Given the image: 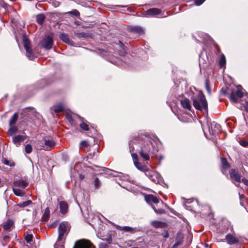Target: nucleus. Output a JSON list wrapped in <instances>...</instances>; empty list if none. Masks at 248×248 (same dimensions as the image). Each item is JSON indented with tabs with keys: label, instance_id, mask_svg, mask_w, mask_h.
<instances>
[{
	"label": "nucleus",
	"instance_id": "f257e3e1",
	"mask_svg": "<svg viewBox=\"0 0 248 248\" xmlns=\"http://www.w3.org/2000/svg\"><path fill=\"white\" fill-rule=\"evenodd\" d=\"M153 141L150 138L145 137L143 139H140L138 143L139 148H137V150L140 155L146 161L149 160L150 153H153L155 151Z\"/></svg>",
	"mask_w": 248,
	"mask_h": 248
},
{
	"label": "nucleus",
	"instance_id": "f03ea898",
	"mask_svg": "<svg viewBox=\"0 0 248 248\" xmlns=\"http://www.w3.org/2000/svg\"><path fill=\"white\" fill-rule=\"evenodd\" d=\"M193 106L198 110L204 112H207V102L202 93H199L197 97L193 100Z\"/></svg>",
	"mask_w": 248,
	"mask_h": 248
},
{
	"label": "nucleus",
	"instance_id": "7ed1b4c3",
	"mask_svg": "<svg viewBox=\"0 0 248 248\" xmlns=\"http://www.w3.org/2000/svg\"><path fill=\"white\" fill-rule=\"evenodd\" d=\"M71 226L70 224L67 222H61L58 227V240H63L67 235L70 230Z\"/></svg>",
	"mask_w": 248,
	"mask_h": 248
},
{
	"label": "nucleus",
	"instance_id": "20e7f679",
	"mask_svg": "<svg viewBox=\"0 0 248 248\" xmlns=\"http://www.w3.org/2000/svg\"><path fill=\"white\" fill-rule=\"evenodd\" d=\"M241 89V86L239 85L237 87L236 91L232 93L230 95V99L232 102L237 103L238 102V98H242L243 96L244 93Z\"/></svg>",
	"mask_w": 248,
	"mask_h": 248
},
{
	"label": "nucleus",
	"instance_id": "39448f33",
	"mask_svg": "<svg viewBox=\"0 0 248 248\" xmlns=\"http://www.w3.org/2000/svg\"><path fill=\"white\" fill-rule=\"evenodd\" d=\"M23 44L24 47L26 49L27 56L29 58V59L32 60L34 58V56L31 47V45L30 41L28 38H24L23 39Z\"/></svg>",
	"mask_w": 248,
	"mask_h": 248
},
{
	"label": "nucleus",
	"instance_id": "423d86ee",
	"mask_svg": "<svg viewBox=\"0 0 248 248\" xmlns=\"http://www.w3.org/2000/svg\"><path fill=\"white\" fill-rule=\"evenodd\" d=\"M73 248H95V247L89 241L80 240L75 243Z\"/></svg>",
	"mask_w": 248,
	"mask_h": 248
},
{
	"label": "nucleus",
	"instance_id": "0eeeda50",
	"mask_svg": "<svg viewBox=\"0 0 248 248\" xmlns=\"http://www.w3.org/2000/svg\"><path fill=\"white\" fill-rule=\"evenodd\" d=\"M229 174L231 178L232 179V183H234V181H235L239 183L242 181L241 175L235 169H231L229 171Z\"/></svg>",
	"mask_w": 248,
	"mask_h": 248
},
{
	"label": "nucleus",
	"instance_id": "6e6552de",
	"mask_svg": "<svg viewBox=\"0 0 248 248\" xmlns=\"http://www.w3.org/2000/svg\"><path fill=\"white\" fill-rule=\"evenodd\" d=\"M53 44V40L49 36L45 37L41 42L42 46L46 49H50Z\"/></svg>",
	"mask_w": 248,
	"mask_h": 248
},
{
	"label": "nucleus",
	"instance_id": "1a4fd4ad",
	"mask_svg": "<svg viewBox=\"0 0 248 248\" xmlns=\"http://www.w3.org/2000/svg\"><path fill=\"white\" fill-rule=\"evenodd\" d=\"M43 143L45 145V150L50 151L55 146V141L50 139L46 138L43 139Z\"/></svg>",
	"mask_w": 248,
	"mask_h": 248
},
{
	"label": "nucleus",
	"instance_id": "9d476101",
	"mask_svg": "<svg viewBox=\"0 0 248 248\" xmlns=\"http://www.w3.org/2000/svg\"><path fill=\"white\" fill-rule=\"evenodd\" d=\"M25 135H18L13 137L12 141L16 147L20 145L21 143L26 139Z\"/></svg>",
	"mask_w": 248,
	"mask_h": 248
},
{
	"label": "nucleus",
	"instance_id": "9b49d317",
	"mask_svg": "<svg viewBox=\"0 0 248 248\" xmlns=\"http://www.w3.org/2000/svg\"><path fill=\"white\" fill-rule=\"evenodd\" d=\"M225 238L226 242L229 245L234 244L239 242V239L232 234H227Z\"/></svg>",
	"mask_w": 248,
	"mask_h": 248
},
{
	"label": "nucleus",
	"instance_id": "f8f14e48",
	"mask_svg": "<svg viewBox=\"0 0 248 248\" xmlns=\"http://www.w3.org/2000/svg\"><path fill=\"white\" fill-rule=\"evenodd\" d=\"M60 212L62 214H66L68 211V203L65 201H61L59 202Z\"/></svg>",
	"mask_w": 248,
	"mask_h": 248
},
{
	"label": "nucleus",
	"instance_id": "ddd939ff",
	"mask_svg": "<svg viewBox=\"0 0 248 248\" xmlns=\"http://www.w3.org/2000/svg\"><path fill=\"white\" fill-rule=\"evenodd\" d=\"M145 200L147 202L151 203L153 202L157 204L159 203V200L155 196L153 195H148L145 197Z\"/></svg>",
	"mask_w": 248,
	"mask_h": 248
},
{
	"label": "nucleus",
	"instance_id": "4468645a",
	"mask_svg": "<svg viewBox=\"0 0 248 248\" xmlns=\"http://www.w3.org/2000/svg\"><path fill=\"white\" fill-rule=\"evenodd\" d=\"M14 184L15 186L19 187L24 189L28 186V183L23 179H19L15 181Z\"/></svg>",
	"mask_w": 248,
	"mask_h": 248
},
{
	"label": "nucleus",
	"instance_id": "2eb2a0df",
	"mask_svg": "<svg viewBox=\"0 0 248 248\" xmlns=\"http://www.w3.org/2000/svg\"><path fill=\"white\" fill-rule=\"evenodd\" d=\"M161 14V11L157 8H151L146 11V14L150 16H155L159 15Z\"/></svg>",
	"mask_w": 248,
	"mask_h": 248
},
{
	"label": "nucleus",
	"instance_id": "dca6fc26",
	"mask_svg": "<svg viewBox=\"0 0 248 248\" xmlns=\"http://www.w3.org/2000/svg\"><path fill=\"white\" fill-rule=\"evenodd\" d=\"M60 38L67 44L72 45L73 42L69 38L68 35L64 33H62L59 35Z\"/></svg>",
	"mask_w": 248,
	"mask_h": 248
},
{
	"label": "nucleus",
	"instance_id": "f3484780",
	"mask_svg": "<svg viewBox=\"0 0 248 248\" xmlns=\"http://www.w3.org/2000/svg\"><path fill=\"white\" fill-rule=\"evenodd\" d=\"M118 229L121 231H124L125 232H129L130 233H134L139 231V230L136 227H131L128 226H119Z\"/></svg>",
	"mask_w": 248,
	"mask_h": 248
},
{
	"label": "nucleus",
	"instance_id": "a211bd4d",
	"mask_svg": "<svg viewBox=\"0 0 248 248\" xmlns=\"http://www.w3.org/2000/svg\"><path fill=\"white\" fill-rule=\"evenodd\" d=\"M129 29L131 32L138 33L139 35L144 33V31L143 29L139 26L129 27Z\"/></svg>",
	"mask_w": 248,
	"mask_h": 248
},
{
	"label": "nucleus",
	"instance_id": "6ab92c4d",
	"mask_svg": "<svg viewBox=\"0 0 248 248\" xmlns=\"http://www.w3.org/2000/svg\"><path fill=\"white\" fill-rule=\"evenodd\" d=\"M181 103L184 108L187 109L189 110H190L192 108L190 101L186 98L182 99L181 100Z\"/></svg>",
	"mask_w": 248,
	"mask_h": 248
},
{
	"label": "nucleus",
	"instance_id": "aec40b11",
	"mask_svg": "<svg viewBox=\"0 0 248 248\" xmlns=\"http://www.w3.org/2000/svg\"><path fill=\"white\" fill-rule=\"evenodd\" d=\"M14 224V222L12 220H8L3 224V229L7 231H10Z\"/></svg>",
	"mask_w": 248,
	"mask_h": 248
},
{
	"label": "nucleus",
	"instance_id": "412c9836",
	"mask_svg": "<svg viewBox=\"0 0 248 248\" xmlns=\"http://www.w3.org/2000/svg\"><path fill=\"white\" fill-rule=\"evenodd\" d=\"M134 163L136 167L138 170L143 171H147L148 170V169L145 166L141 165L140 162H139V161L136 162Z\"/></svg>",
	"mask_w": 248,
	"mask_h": 248
},
{
	"label": "nucleus",
	"instance_id": "4be33fe9",
	"mask_svg": "<svg viewBox=\"0 0 248 248\" xmlns=\"http://www.w3.org/2000/svg\"><path fill=\"white\" fill-rule=\"evenodd\" d=\"M183 237L180 235L178 234L177 236L176 239V242L175 244L173 245L171 248H177V247L181 245L183 243Z\"/></svg>",
	"mask_w": 248,
	"mask_h": 248
},
{
	"label": "nucleus",
	"instance_id": "5701e85b",
	"mask_svg": "<svg viewBox=\"0 0 248 248\" xmlns=\"http://www.w3.org/2000/svg\"><path fill=\"white\" fill-rule=\"evenodd\" d=\"M45 16L44 14H41L36 16V21L39 24H42L45 19Z\"/></svg>",
	"mask_w": 248,
	"mask_h": 248
},
{
	"label": "nucleus",
	"instance_id": "b1692460",
	"mask_svg": "<svg viewBox=\"0 0 248 248\" xmlns=\"http://www.w3.org/2000/svg\"><path fill=\"white\" fill-rule=\"evenodd\" d=\"M18 117V116L17 113H15L12 115L9 121L10 126L14 125V124H15L17 120Z\"/></svg>",
	"mask_w": 248,
	"mask_h": 248
},
{
	"label": "nucleus",
	"instance_id": "393cba45",
	"mask_svg": "<svg viewBox=\"0 0 248 248\" xmlns=\"http://www.w3.org/2000/svg\"><path fill=\"white\" fill-rule=\"evenodd\" d=\"M18 130V128L14 125H11L10 126V128L8 131V134L9 136H12L14 135L16 132Z\"/></svg>",
	"mask_w": 248,
	"mask_h": 248
},
{
	"label": "nucleus",
	"instance_id": "a878e982",
	"mask_svg": "<svg viewBox=\"0 0 248 248\" xmlns=\"http://www.w3.org/2000/svg\"><path fill=\"white\" fill-rule=\"evenodd\" d=\"M35 146L38 150H45V145L44 143H43V140L37 141Z\"/></svg>",
	"mask_w": 248,
	"mask_h": 248
},
{
	"label": "nucleus",
	"instance_id": "bb28decb",
	"mask_svg": "<svg viewBox=\"0 0 248 248\" xmlns=\"http://www.w3.org/2000/svg\"><path fill=\"white\" fill-rule=\"evenodd\" d=\"M13 191L14 194L17 196H23L25 194L23 190L18 188H13Z\"/></svg>",
	"mask_w": 248,
	"mask_h": 248
},
{
	"label": "nucleus",
	"instance_id": "cd10ccee",
	"mask_svg": "<svg viewBox=\"0 0 248 248\" xmlns=\"http://www.w3.org/2000/svg\"><path fill=\"white\" fill-rule=\"evenodd\" d=\"M64 242L63 240H58L57 241L55 244L54 245V248H64Z\"/></svg>",
	"mask_w": 248,
	"mask_h": 248
},
{
	"label": "nucleus",
	"instance_id": "c85d7f7f",
	"mask_svg": "<svg viewBox=\"0 0 248 248\" xmlns=\"http://www.w3.org/2000/svg\"><path fill=\"white\" fill-rule=\"evenodd\" d=\"M53 109L54 111L56 113L62 112L64 109L63 107L60 105L53 107Z\"/></svg>",
	"mask_w": 248,
	"mask_h": 248
},
{
	"label": "nucleus",
	"instance_id": "c756f323",
	"mask_svg": "<svg viewBox=\"0 0 248 248\" xmlns=\"http://www.w3.org/2000/svg\"><path fill=\"white\" fill-rule=\"evenodd\" d=\"M31 201L28 200L21 203H19L17 205L20 207H25L31 204Z\"/></svg>",
	"mask_w": 248,
	"mask_h": 248
},
{
	"label": "nucleus",
	"instance_id": "7c9ffc66",
	"mask_svg": "<svg viewBox=\"0 0 248 248\" xmlns=\"http://www.w3.org/2000/svg\"><path fill=\"white\" fill-rule=\"evenodd\" d=\"M2 163L4 165H6L10 167H13L15 166V163H14L13 161H9L5 158L2 159Z\"/></svg>",
	"mask_w": 248,
	"mask_h": 248
},
{
	"label": "nucleus",
	"instance_id": "2f4dec72",
	"mask_svg": "<svg viewBox=\"0 0 248 248\" xmlns=\"http://www.w3.org/2000/svg\"><path fill=\"white\" fill-rule=\"evenodd\" d=\"M221 162L222 164V166L224 169H227L229 168V164L227 162L226 158H221Z\"/></svg>",
	"mask_w": 248,
	"mask_h": 248
},
{
	"label": "nucleus",
	"instance_id": "473e14b6",
	"mask_svg": "<svg viewBox=\"0 0 248 248\" xmlns=\"http://www.w3.org/2000/svg\"><path fill=\"white\" fill-rule=\"evenodd\" d=\"M152 208L156 213L162 214L165 213V210L162 208H158L157 209L155 206L154 205L152 206Z\"/></svg>",
	"mask_w": 248,
	"mask_h": 248
},
{
	"label": "nucleus",
	"instance_id": "72a5a7b5",
	"mask_svg": "<svg viewBox=\"0 0 248 248\" xmlns=\"http://www.w3.org/2000/svg\"><path fill=\"white\" fill-rule=\"evenodd\" d=\"M32 146L31 145L27 144L25 146V151L27 154H29L31 153V152H32Z\"/></svg>",
	"mask_w": 248,
	"mask_h": 248
},
{
	"label": "nucleus",
	"instance_id": "f704fd0d",
	"mask_svg": "<svg viewBox=\"0 0 248 248\" xmlns=\"http://www.w3.org/2000/svg\"><path fill=\"white\" fill-rule=\"evenodd\" d=\"M226 63L225 57L224 55H222L219 61V64L221 67H223Z\"/></svg>",
	"mask_w": 248,
	"mask_h": 248
},
{
	"label": "nucleus",
	"instance_id": "c9c22d12",
	"mask_svg": "<svg viewBox=\"0 0 248 248\" xmlns=\"http://www.w3.org/2000/svg\"><path fill=\"white\" fill-rule=\"evenodd\" d=\"M205 88L207 93L210 94L211 93V90L209 87V81L208 79H206L205 81Z\"/></svg>",
	"mask_w": 248,
	"mask_h": 248
},
{
	"label": "nucleus",
	"instance_id": "e433bc0d",
	"mask_svg": "<svg viewBox=\"0 0 248 248\" xmlns=\"http://www.w3.org/2000/svg\"><path fill=\"white\" fill-rule=\"evenodd\" d=\"M49 209L48 207H47L45 212H44V215L43 216V217L44 219H47L49 217Z\"/></svg>",
	"mask_w": 248,
	"mask_h": 248
},
{
	"label": "nucleus",
	"instance_id": "4c0bfd02",
	"mask_svg": "<svg viewBox=\"0 0 248 248\" xmlns=\"http://www.w3.org/2000/svg\"><path fill=\"white\" fill-rule=\"evenodd\" d=\"M32 235L31 234H28L25 236V240L28 243H30L32 240Z\"/></svg>",
	"mask_w": 248,
	"mask_h": 248
},
{
	"label": "nucleus",
	"instance_id": "58836bf2",
	"mask_svg": "<svg viewBox=\"0 0 248 248\" xmlns=\"http://www.w3.org/2000/svg\"><path fill=\"white\" fill-rule=\"evenodd\" d=\"M80 127L81 129H82L84 130L87 131L89 130L88 125L84 122H82L81 124H80Z\"/></svg>",
	"mask_w": 248,
	"mask_h": 248
},
{
	"label": "nucleus",
	"instance_id": "ea45409f",
	"mask_svg": "<svg viewBox=\"0 0 248 248\" xmlns=\"http://www.w3.org/2000/svg\"><path fill=\"white\" fill-rule=\"evenodd\" d=\"M67 13L69 14H72L76 16H79L80 14L79 12L77 10H74L72 11L68 12Z\"/></svg>",
	"mask_w": 248,
	"mask_h": 248
},
{
	"label": "nucleus",
	"instance_id": "a19ab883",
	"mask_svg": "<svg viewBox=\"0 0 248 248\" xmlns=\"http://www.w3.org/2000/svg\"><path fill=\"white\" fill-rule=\"evenodd\" d=\"M134 163L138 161V156L137 154L133 153L131 154Z\"/></svg>",
	"mask_w": 248,
	"mask_h": 248
},
{
	"label": "nucleus",
	"instance_id": "79ce46f5",
	"mask_svg": "<svg viewBox=\"0 0 248 248\" xmlns=\"http://www.w3.org/2000/svg\"><path fill=\"white\" fill-rule=\"evenodd\" d=\"M205 0H194V3L196 5L200 6Z\"/></svg>",
	"mask_w": 248,
	"mask_h": 248
},
{
	"label": "nucleus",
	"instance_id": "37998d69",
	"mask_svg": "<svg viewBox=\"0 0 248 248\" xmlns=\"http://www.w3.org/2000/svg\"><path fill=\"white\" fill-rule=\"evenodd\" d=\"M100 186V181L98 178H95L94 180V186L95 188H98Z\"/></svg>",
	"mask_w": 248,
	"mask_h": 248
},
{
	"label": "nucleus",
	"instance_id": "c03bdc74",
	"mask_svg": "<svg viewBox=\"0 0 248 248\" xmlns=\"http://www.w3.org/2000/svg\"><path fill=\"white\" fill-rule=\"evenodd\" d=\"M161 224V222L160 221H155L153 222V226L156 228L160 227Z\"/></svg>",
	"mask_w": 248,
	"mask_h": 248
},
{
	"label": "nucleus",
	"instance_id": "a18cd8bd",
	"mask_svg": "<svg viewBox=\"0 0 248 248\" xmlns=\"http://www.w3.org/2000/svg\"><path fill=\"white\" fill-rule=\"evenodd\" d=\"M78 37L85 38L88 36V35L86 33L82 32L78 33Z\"/></svg>",
	"mask_w": 248,
	"mask_h": 248
},
{
	"label": "nucleus",
	"instance_id": "49530a36",
	"mask_svg": "<svg viewBox=\"0 0 248 248\" xmlns=\"http://www.w3.org/2000/svg\"><path fill=\"white\" fill-rule=\"evenodd\" d=\"M240 143L242 146L245 147H246L248 146V141H241Z\"/></svg>",
	"mask_w": 248,
	"mask_h": 248
},
{
	"label": "nucleus",
	"instance_id": "de8ad7c7",
	"mask_svg": "<svg viewBox=\"0 0 248 248\" xmlns=\"http://www.w3.org/2000/svg\"><path fill=\"white\" fill-rule=\"evenodd\" d=\"M80 145L83 147H86L88 146V143L87 141H86L85 140H83L80 142Z\"/></svg>",
	"mask_w": 248,
	"mask_h": 248
},
{
	"label": "nucleus",
	"instance_id": "09e8293b",
	"mask_svg": "<svg viewBox=\"0 0 248 248\" xmlns=\"http://www.w3.org/2000/svg\"><path fill=\"white\" fill-rule=\"evenodd\" d=\"M118 45L119 46H120L122 49H123V50H124V52H125L124 49V45L123 44V43L119 41V43L118 44Z\"/></svg>",
	"mask_w": 248,
	"mask_h": 248
},
{
	"label": "nucleus",
	"instance_id": "8fccbe9b",
	"mask_svg": "<svg viewBox=\"0 0 248 248\" xmlns=\"http://www.w3.org/2000/svg\"><path fill=\"white\" fill-rule=\"evenodd\" d=\"M242 182L245 184L246 186H248V180L244 178L242 179Z\"/></svg>",
	"mask_w": 248,
	"mask_h": 248
},
{
	"label": "nucleus",
	"instance_id": "3c124183",
	"mask_svg": "<svg viewBox=\"0 0 248 248\" xmlns=\"http://www.w3.org/2000/svg\"><path fill=\"white\" fill-rule=\"evenodd\" d=\"M105 240L108 243L110 244L112 242V239L110 236H108L106 239H105Z\"/></svg>",
	"mask_w": 248,
	"mask_h": 248
},
{
	"label": "nucleus",
	"instance_id": "603ef678",
	"mask_svg": "<svg viewBox=\"0 0 248 248\" xmlns=\"http://www.w3.org/2000/svg\"><path fill=\"white\" fill-rule=\"evenodd\" d=\"M214 126H215V128H216L217 129V130H218V131H220V129L221 128V126H220V125L219 124H215Z\"/></svg>",
	"mask_w": 248,
	"mask_h": 248
},
{
	"label": "nucleus",
	"instance_id": "864d4df0",
	"mask_svg": "<svg viewBox=\"0 0 248 248\" xmlns=\"http://www.w3.org/2000/svg\"><path fill=\"white\" fill-rule=\"evenodd\" d=\"M245 106V109L247 112H248V102H246Z\"/></svg>",
	"mask_w": 248,
	"mask_h": 248
},
{
	"label": "nucleus",
	"instance_id": "5fc2aeb1",
	"mask_svg": "<svg viewBox=\"0 0 248 248\" xmlns=\"http://www.w3.org/2000/svg\"><path fill=\"white\" fill-rule=\"evenodd\" d=\"M239 197H240V200L241 201L242 200V199H245V197L244 195H240V194L239 193Z\"/></svg>",
	"mask_w": 248,
	"mask_h": 248
},
{
	"label": "nucleus",
	"instance_id": "6e6d98bb",
	"mask_svg": "<svg viewBox=\"0 0 248 248\" xmlns=\"http://www.w3.org/2000/svg\"><path fill=\"white\" fill-rule=\"evenodd\" d=\"M9 238V237L7 235H5L3 237V241H6L7 239H8Z\"/></svg>",
	"mask_w": 248,
	"mask_h": 248
},
{
	"label": "nucleus",
	"instance_id": "4d7b16f0",
	"mask_svg": "<svg viewBox=\"0 0 248 248\" xmlns=\"http://www.w3.org/2000/svg\"><path fill=\"white\" fill-rule=\"evenodd\" d=\"M202 245L204 246V248H207L208 247V244H202Z\"/></svg>",
	"mask_w": 248,
	"mask_h": 248
},
{
	"label": "nucleus",
	"instance_id": "13d9d810",
	"mask_svg": "<svg viewBox=\"0 0 248 248\" xmlns=\"http://www.w3.org/2000/svg\"><path fill=\"white\" fill-rule=\"evenodd\" d=\"M79 177L81 179H83L84 178V176L81 174H80Z\"/></svg>",
	"mask_w": 248,
	"mask_h": 248
},
{
	"label": "nucleus",
	"instance_id": "bf43d9fd",
	"mask_svg": "<svg viewBox=\"0 0 248 248\" xmlns=\"http://www.w3.org/2000/svg\"><path fill=\"white\" fill-rule=\"evenodd\" d=\"M233 183L234 184L235 186H236L237 187L239 186V184L238 183Z\"/></svg>",
	"mask_w": 248,
	"mask_h": 248
},
{
	"label": "nucleus",
	"instance_id": "052dcab7",
	"mask_svg": "<svg viewBox=\"0 0 248 248\" xmlns=\"http://www.w3.org/2000/svg\"><path fill=\"white\" fill-rule=\"evenodd\" d=\"M147 176H148L150 178H151L152 176L151 175L146 174Z\"/></svg>",
	"mask_w": 248,
	"mask_h": 248
},
{
	"label": "nucleus",
	"instance_id": "680f3d73",
	"mask_svg": "<svg viewBox=\"0 0 248 248\" xmlns=\"http://www.w3.org/2000/svg\"><path fill=\"white\" fill-rule=\"evenodd\" d=\"M2 245L3 246H5L7 244L6 242H2Z\"/></svg>",
	"mask_w": 248,
	"mask_h": 248
},
{
	"label": "nucleus",
	"instance_id": "e2e57ef3",
	"mask_svg": "<svg viewBox=\"0 0 248 248\" xmlns=\"http://www.w3.org/2000/svg\"><path fill=\"white\" fill-rule=\"evenodd\" d=\"M160 203H161V204H163V202L161 201Z\"/></svg>",
	"mask_w": 248,
	"mask_h": 248
},
{
	"label": "nucleus",
	"instance_id": "0e129e2a",
	"mask_svg": "<svg viewBox=\"0 0 248 248\" xmlns=\"http://www.w3.org/2000/svg\"><path fill=\"white\" fill-rule=\"evenodd\" d=\"M130 148H131V143H129Z\"/></svg>",
	"mask_w": 248,
	"mask_h": 248
},
{
	"label": "nucleus",
	"instance_id": "69168bd1",
	"mask_svg": "<svg viewBox=\"0 0 248 248\" xmlns=\"http://www.w3.org/2000/svg\"><path fill=\"white\" fill-rule=\"evenodd\" d=\"M71 118V116H69L68 117V118Z\"/></svg>",
	"mask_w": 248,
	"mask_h": 248
},
{
	"label": "nucleus",
	"instance_id": "338daca9",
	"mask_svg": "<svg viewBox=\"0 0 248 248\" xmlns=\"http://www.w3.org/2000/svg\"><path fill=\"white\" fill-rule=\"evenodd\" d=\"M106 247V245H105L104 248H105Z\"/></svg>",
	"mask_w": 248,
	"mask_h": 248
},
{
	"label": "nucleus",
	"instance_id": "774afa93",
	"mask_svg": "<svg viewBox=\"0 0 248 248\" xmlns=\"http://www.w3.org/2000/svg\"><path fill=\"white\" fill-rule=\"evenodd\" d=\"M8 248H11L9 246L8 247Z\"/></svg>",
	"mask_w": 248,
	"mask_h": 248
}]
</instances>
